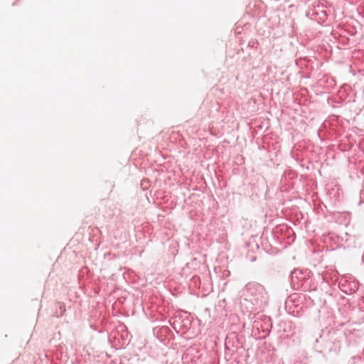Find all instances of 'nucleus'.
I'll return each instance as SVG.
<instances>
[{"label":"nucleus","mask_w":364,"mask_h":364,"mask_svg":"<svg viewBox=\"0 0 364 364\" xmlns=\"http://www.w3.org/2000/svg\"><path fill=\"white\" fill-rule=\"evenodd\" d=\"M246 290L253 296H256L257 294H262L264 293L263 287L257 284H249L246 286Z\"/></svg>","instance_id":"1"},{"label":"nucleus","mask_w":364,"mask_h":364,"mask_svg":"<svg viewBox=\"0 0 364 364\" xmlns=\"http://www.w3.org/2000/svg\"><path fill=\"white\" fill-rule=\"evenodd\" d=\"M142 185H146V183L145 181L142 182Z\"/></svg>","instance_id":"3"},{"label":"nucleus","mask_w":364,"mask_h":364,"mask_svg":"<svg viewBox=\"0 0 364 364\" xmlns=\"http://www.w3.org/2000/svg\"><path fill=\"white\" fill-rule=\"evenodd\" d=\"M142 185H146V183L145 181L142 182Z\"/></svg>","instance_id":"4"},{"label":"nucleus","mask_w":364,"mask_h":364,"mask_svg":"<svg viewBox=\"0 0 364 364\" xmlns=\"http://www.w3.org/2000/svg\"><path fill=\"white\" fill-rule=\"evenodd\" d=\"M301 274V272L299 270H294L291 274V280L292 282L296 284V279H299V275Z\"/></svg>","instance_id":"2"}]
</instances>
